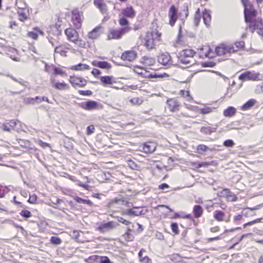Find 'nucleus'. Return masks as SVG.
<instances>
[{
	"label": "nucleus",
	"mask_w": 263,
	"mask_h": 263,
	"mask_svg": "<svg viewBox=\"0 0 263 263\" xmlns=\"http://www.w3.org/2000/svg\"><path fill=\"white\" fill-rule=\"evenodd\" d=\"M244 7V17L246 23L252 22L257 15V11L249 0H241Z\"/></svg>",
	"instance_id": "1"
},
{
	"label": "nucleus",
	"mask_w": 263,
	"mask_h": 263,
	"mask_svg": "<svg viewBox=\"0 0 263 263\" xmlns=\"http://www.w3.org/2000/svg\"><path fill=\"white\" fill-rule=\"evenodd\" d=\"M196 52L191 49H185L181 51L178 55L180 62L188 67L194 64L193 57Z\"/></svg>",
	"instance_id": "2"
},
{
	"label": "nucleus",
	"mask_w": 263,
	"mask_h": 263,
	"mask_svg": "<svg viewBox=\"0 0 263 263\" xmlns=\"http://www.w3.org/2000/svg\"><path fill=\"white\" fill-rule=\"evenodd\" d=\"M78 106L83 109L88 111L100 110L103 108L101 103L94 100H88L78 103Z\"/></svg>",
	"instance_id": "3"
},
{
	"label": "nucleus",
	"mask_w": 263,
	"mask_h": 263,
	"mask_svg": "<svg viewBox=\"0 0 263 263\" xmlns=\"http://www.w3.org/2000/svg\"><path fill=\"white\" fill-rule=\"evenodd\" d=\"M132 30L130 26L123 27L116 29H111L108 36L109 39H120L123 35L129 32Z\"/></svg>",
	"instance_id": "4"
},
{
	"label": "nucleus",
	"mask_w": 263,
	"mask_h": 263,
	"mask_svg": "<svg viewBox=\"0 0 263 263\" xmlns=\"http://www.w3.org/2000/svg\"><path fill=\"white\" fill-rule=\"evenodd\" d=\"M260 75L259 72H255V71H246L244 72L241 73L238 78L242 81H258L259 80V76Z\"/></svg>",
	"instance_id": "5"
},
{
	"label": "nucleus",
	"mask_w": 263,
	"mask_h": 263,
	"mask_svg": "<svg viewBox=\"0 0 263 263\" xmlns=\"http://www.w3.org/2000/svg\"><path fill=\"white\" fill-rule=\"evenodd\" d=\"M83 14L78 9L72 11L71 21L76 29H79L82 25Z\"/></svg>",
	"instance_id": "6"
},
{
	"label": "nucleus",
	"mask_w": 263,
	"mask_h": 263,
	"mask_svg": "<svg viewBox=\"0 0 263 263\" xmlns=\"http://www.w3.org/2000/svg\"><path fill=\"white\" fill-rule=\"evenodd\" d=\"M69 81L73 87L75 88L77 87H83L87 83V80L85 79L76 76H70Z\"/></svg>",
	"instance_id": "7"
},
{
	"label": "nucleus",
	"mask_w": 263,
	"mask_h": 263,
	"mask_svg": "<svg viewBox=\"0 0 263 263\" xmlns=\"http://www.w3.org/2000/svg\"><path fill=\"white\" fill-rule=\"evenodd\" d=\"M233 49L229 45L222 44L216 47L215 53L219 56L230 55L234 51Z\"/></svg>",
	"instance_id": "8"
},
{
	"label": "nucleus",
	"mask_w": 263,
	"mask_h": 263,
	"mask_svg": "<svg viewBox=\"0 0 263 263\" xmlns=\"http://www.w3.org/2000/svg\"><path fill=\"white\" fill-rule=\"evenodd\" d=\"M178 9L174 5L170 8L168 16L169 17V24L174 26L178 18Z\"/></svg>",
	"instance_id": "9"
},
{
	"label": "nucleus",
	"mask_w": 263,
	"mask_h": 263,
	"mask_svg": "<svg viewBox=\"0 0 263 263\" xmlns=\"http://www.w3.org/2000/svg\"><path fill=\"white\" fill-rule=\"evenodd\" d=\"M166 104L170 110L172 112L178 111L181 105L180 102L175 98L168 99Z\"/></svg>",
	"instance_id": "10"
},
{
	"label": "nucleus",
	"mask_w": 263,
	"mask_h": 263,
	"mask_svg": "<svg viewBox=\"0 0 263 263\" xmlns=\"http://www.w3.org/2000/svg\"><path fill=\"white\" fill-rule=\"evenodd\" d=\"M156 148V144L155 143L148 142L144 143L140 146V151L146 154L154 152Z\"/></svg>",
	"instance_id": "11"
},
{
	"label": "nucleus",
	"mask_w": 263,
	"mask_h": 263,
	"mask_svg": "<svg viewBox=\"0 0 263 263\" xmlns=\"http://www.w3.org/2000/svg\"><path fill=\"white\" fill-rule=\"evenodd\" d=\"M137 57V53L133 50H128L122 53L121 58L124 61L132 62L136 60Z\"/></svg>",
	"instance_id": "12"
},
{
	"label": "nucleus",
	"mask_w": 263,
	"mask_h": 263,
	"mask_svg": "<svg viewBox=\"0 0 263 263\" xmlns=\"http://www.w3.org/2000/svg\"><path fill=\"white\" fill-rule=\"evenodd\" d=\"M249 23V28L254 32L255 30L263 29V22L261 18H258L257 19H254L252 22Z\"/></svg>",
	"instance_id": "13"
},
{
	"label": "nucleus",
	"mask_w": 263,
	"mask_h": 263,
	"mask_svg": "<svg viewBox=\"0 0 263 263\" xmlns=\"http://www.w3.org/2000/svg\"><path fill=\"white\" fill-rule=\"evenodd\" d=\"M158 61L163 65H170L172 64L171 56L168 52L163 53L159 56Z\"/></svg>",
	"instance_id": "14"
},
{
	"label": "nucleus",
	"mask_w": 263,
	"mask_h": 263,
	"mask_svg": "<svg viewBox=\"0 0 263 263\" xmlns=\"http://www.w3.org/2000/svg\"><path fill=\"white\" fill-rule=\"evenodd\" d=\"M115 227L114 222L109 221L100 225L98 229L102 233H105L112 230Z\"/></svg>",
	"instance_id": "15"
},
{
	"label": "nucleus",
	"mask_w": 263,
	"mask_h": 263,
	"mask_svg": "<svg viewBox=\"0 0 263 263\" xmlns=\"http://www.w3.org/2000/svg\"><path fill=\"white\" fill-rule=\"evenodd\" d=\"M65 33L68 39L71 42L74 41L79 36L77 31L71 28L66 29L65 30Z\"/></svg>",
	"instance_id": "16"
},
{
	"label": "nucleus",
	"mask_w": 263,
	"mask_h": 263,
	"mask_svg": "<svg viewBox=\"0 0 263 263\" xmlns=\"http://www.w3.org/2000/svg\"><path fill=\"white\" fill-rule=\"evenodd\" d=\"M51 83L52 87L56 89L59 90H66L69 88V85L65 83L64 82H56L54 79H51Z\"/></svg>",
	"instance_id": "17"
},
{
	"label": "nucleus",
	"mask_w": 263,
	"mask_h": 263,
	"mask_svg": "<svg viewBox=\"0 0 263 263\" xmlns=\"http://www.w3.org/2000/svg\"><path fill=\"white\" fill-rule=\"evenodd\" d=\"M66 49H69V48L64 45L60 44H57L56 46L54 47V53H59L62 57H66Z\"/></svg>",
	"instance_id": "18"
},
{
	"label": "nucleus",
	"mask_w": 263,
	"mask_h": 263,
	"mask_svg": "<svg viewBox=\"0 0 263 263\" xmlns=\"http://www.w3.org/2000/svg\"><path fill=\"white\" fill-rule=\"evenodd\" d=\"M93 4L102 13L107 12V7L104 0H94Z\"/></svg>",
	"instance_id": "19"
},
{
	"label": "nucleus",
	"mask_w": 263,
	"mask_h": 263,
	"mask_svg": "<svg viewBox=\"0 0 263 263\" xmlns=\"http://www.w3.org/2000/svg\"><path fill=\"white\" fill-rule=\"evenodd\" d=\"M121 13L123 16L129 18H133L135 16V12L133 7L130 6H127L126 8L122 9Z\"/></svg>",
	"instance_id": "20"
},
{
	"label": "nucleus",
	"mask_w": 263,
	"mask_h": 263,
	"mask_svg": "<svg viewBox=\"0 0 263 263\" xmlns=\"http://www.w3.org/2000/svg\"><path fill=\"white\" fill-rule=\"evenodd\" d=\"M101 27L100 26L96 27L93 30L88 33V37L92 40L98 39L101 33Z\"/></svg>",
	"instance_id": "21"
},
{
	"label": "nucleus",
	"mask_w": 263,
	"mask_h": 263,
	"mask_svg": "<svg viewBox=\"0 0 263 263\" xmlns=\"http://www.w3.org/2000/svg\"><path fill=\"white\" fill-rule=\"evenodd\" d=\"M17 13L19 15V20L21 22H24L29 19L28 10L25 8H18Z\"/></svg>",
	"instance_id": "22"
},
{
	"label": "nucleus",
	"mask_w": 263,
	"mask_h": 263,
	"mask_svg": "<svg viewBox=\"0 0 263 263\" xmlns=\"http://www.w3.org/2000/svg\"><path fill=\"white\" fill-rule=\"evenodd\" d=\"M92 64L94 66L103 69H109L111 67L110 64L106 61H98L95 60L92 62Z\"/></svg>",
	"instance_id": "23"
},
{
	"label": "nucleus",
	"mask_w": 263,
	"mask_h": 263,
	"mask_svg": "<svg viewBox=\"0 0 263 263\" xmlns=\"http://www.w3.org/2000/svg\"><path fill=\"white\" fill-rule=\"evenodd\" d=\"M144 45L148 49L154 48L155 47L154 38L147 35L144 39Z\"/></svg>",
	"instance_id": "24"
},
{
	"label": "nucleus",
	"mask_w": 263,
	"mask_h": 263,
	"mask_svg": "<svg viewBox=\"0 0 263 263\" xmlns=\"http://www.w3.org/2000/svg\"><path fill=\"white\" fill-rule=\"evenodd\" d=\"M215 110L216 108L214 107L204 106L203 107L198 108V111L201 114L206 115L211 114Z\"/></svg>",
	"instance_id": "25"
},
{
	"label": "nucleus",
	"mask_w": 263,
	"mask_h": 263,
	"mask_svg": "<svg viewBox=\"0 0 263 263\" xmlns=\"http://www.w3.org/2000/svg\"><path fill=\"white\" fill-rule=\"evenodd\" d=\"M230 47L233 48V51L232 53H234L237 51L242 49L245 46V42L243 41H239L235 43L234 44H230Z\"/></svg>",
	"instance_id": "26"
},
{
	"label": "nucleus",
	"mask_w": 263,
	"mask_h": 263,
	"mask_svg": "<svg viewBox=\"0 0 263 263\" xmlns=\"http://www.w3.org/2000/svg\"><path fill=\"white\" fill-rule=\"evenodd\" d=\"M224 216L225 213L220 210H216L213 213L214 218L218 221H223Z\"/></svg>",
	"instance_id": "27"
},
{
	"label": "nucleus",
	"mask_w": 263,
	"mask_h": 263,
	"mask_svg": "<svg viewBox=\"0 0 263 263\" xmlns=\"http://www.w3.org/2000/svg\"><path fill=\"white\" fill-rule=\"evenodd\" d=\"M101 84L103 86L107 85H111L113 83L112 77L111 76H101L100 78Z\"/></svg>",
	"instance_id": "28"
},
{
	"label": "nucleus",
	"mask_w": 263,
	"mask_h": 263,
	"mask_svg": "<svg viewBox=\"0 0 263 263\" xmlns=\"http://www.w3.org/2000/svg\"><path fill=\"white\" fill-rule=\"evenodd\" d=\"M202 18L205 25L209 26L211 22V16L210 13L206 9L202 12Z\"/></svg>",
	"instance_id": "29"
},
{
	"label": "nucleus",
	"mask_w": 263,
	"mask_h": 263,
	"mask_svg": "<svg viewBox=\"0 0 263 263\" xmlns=\"http://www.w3.org/2000/svg\"><path fill=\"white\" fill-rule=\"evenodd\" d=\"M236 109L232 106H230L223 111V115L226 117H231L236 113Z\"/></svg>",
	"instance_id": "30"
},
{
	"label": "nucleus",
	"mask_w": 263,
	"mask_h": 263,
	"mask_svg": "<svg viewBox=\"0 0 263 263\" xmlns=\"http://www.w3.org/2000/svg\"><path fill=\"white\" fill-rule=\"evenodd\" d=\"M193 213L195 217L199 218L203 213V209L201 205H195L193 209Z\"/></svg>",
	"instance_id": "31"
},
{
	"label": "nucleus",
	"mask_w": 263,
	"mask_h": 263,
	"mask_svg": "<svg viewBox=\"0 0 263 263\" xmlns=\"http://www.w3.org/2000/svg\"><path fill=\"white\" fill-rule=\"evenodd\" d=\"M214 150H215V148H210L204 144H200L197 147V151L199 154H202L207 151H213Z\"/></svg>",
	"instance_id": "32"
},
{
	"label": "nucleus",
	"mask_w": 263,
	"mask_h": 263,
	"mask_svg": "<svg viewBox=\"0 0 263 263\" xmlns=\"http://www.w3.org/2000/svg\"><path fill=\"white\" fill-rule=\"evenodd\" d=\"M90 67L85 64L79 63L71 66V69L74 70H84L89 69Z\"/></svg>",
	"instance_id": "33"
},
{
	"label": "nucleus",
	"mask_w": 263,
	"mask_h": 263,
	"mask_svg": "<svg viewBox=\"0 0 263 263\" xmlns=\"http://www.w3.org/2000/svg\"><path fill=\"white\" fill-rule=\"evenodd\" d=\"M216 127H213L211 126H203L200 129V132L205 135H210L214 133L216 130Z\"/></svg>",
	"instance_id": "34"
},
{
	"label": "nucleus",
	"mask_w": 263,
	"mask_h": 263,
	"mask_svg": "<svg viewBox=\"0 0 263 263\" xmlns=\"http://www.w3.org/2000/svg\"><path fill=\"white\" fill-rule=\"evenodd\" d=\"M256 102V100L251 99L245 103L241 107V109L243 110H246L251 108L253 106Z\"/></svg>",
	"instance_id": "35"
},
{
	"label": "nucleus",
	"mask_w": 263,
	"mask_h": 263,
	"mask_svg": "<svg viewBox=\"0 0 263 263\" xmlns=\"http://www.w3.org/2000/svg\"><path fill=\"white\" fill-rule=\"evenodd\" d=\"M140 209H141L140 207L133 206V208L132 209V212L133 213H132V215L138 216L144 215L146 213V211H144L143 210H140Z\"/></svg>",
	"instance_id": "36"
},
{
	"label": "nucleus",
	"mask_w": 263,
	"mask_h": 263,
	"mask_svg": "<svg viewBox=\"0 0 263 263\" xmlns=\"http://www.w3.org/2000/svg\"><path fill=\"white\" fill-rule=\"evenodd\" d=\"M143 62L147 65H154L156 62L155 59L152 57H144L143 58Z\"/></svg>",
	"instance_id": "37"
},
{
	"label": "nucleus",
	"mask_w": 263,
	"mask_h": 263,
	"mask_svg": "<svg viewBox=\"0 0 263 263\" xmlns=\"http://www.w3.org/2000/svg\"><path fill=\"white\" fill-rule=\"evenodd\" d=\"M201 18V14L199 8L197 9L196 11L194 17V23L195 26H198Z\"/></svg>",
	"instance_id": "38"
},
{
	"label": "nucleus",
	"mask_w": 263,
	"mask_h": 263,
	"mask_svg": "<svg viewBox=\"0 0 263 263\" xmlns=\"http://www.w3.org/2000/svg\"><path fill=\"white\" fill-rule=\"evenodd\" d=\"M74 199L78 203L86 204L90 206L92 204V203L90 200L84 199H83V198L78 197V196L74 198Z\"/></svg>",
	"instance_id": "39"
},
{
	"label": "nucleus",
	"mask_w": 263,
	"mask_h": 263,
	"mask_svg": "<svg viewBox=\"0 0 263 263\" xmlns=\"http://www.w3.org/2000/svg\"><path fill=\"white\" fill-rule=\"evenodd\" d=\"M119 24L123 27H126V26H129V22L127 18L123 16L121 17H120L119 20Z\"/></svg>",
	"instance_id": "40"
},
{
	"label": "nucleus",
	"mask_w": 263,
	"mask_h": 263,
	"mask_svg": "<svg viewBox=\"0 0 263 263\" xmlns=\"http://www.w3.org/2000/svg\"><path fill=\"white\" fill-rule=\"evenodd\" d=\"M72 42L74 43L75 44L78 45L79 47L81 48H85L86 46V43L84 41L80 39L79 37L76 39L74 41Z\"/></svg>",
	"instance_id": "41"
},
{
	"label": "nucleus",
	"mask_w": 263,
	"mask_h": 263,
	"mask_svg": "<svg viewBox=\"0 0 263 263\" xmlns=\"http://www.w3.org/2000/svg\"><path fill=\"white\" fill-rule=\"evenodd\" d=\"M50 242L52 244L59 245L61 243L62 240L60 237L57 236H52L50 238Z\"/></svg>",
	"instance_id": "42"
},
{
	"label": "nucleus",
	"mask_w": 263,
	"mask_h": 263,
	"mask_svg": "<svg viewBox=\"0 0 263 263\" xmlns=\"http://www.w3.org/2000/svg\"><path fill=\"white\" fill-rule=\"evenodd\" d=\"M20 215L21 216L28 218L32 216V214L31 212L27 210H23L20 212Z\"/></svg>",
	"instance_id": "43"
},
{
	"label": "nucleus",
	"mask_w": 263,
	"mask_h": 263,
	"mask_svg": "<svg viewBox=\"0 0 263 263\" xmlns=\"http://www.w3.org/2000/svg\"><path fill=\"white\" fill-rule=\"evenodd\" d=\"M254 209H255L247 208L242 211L241 214L242 215V216H245L246 217H248L250 215H252L251 213L252 212V211Z\"/></svg>",
	"instance_id": "44"
},
{
	"label": "nucleus",
	"mask_w": 263,
	"mask_h": 263,
	"mask_svg": "<svg viewBox=\"0 0 263 263\" xmlns=\"http://www.w3.org/2000/svg\"><path fill=\"white\" fill-rule=\"evenodd\" d=\"M123 236L126 241H132L134 239V236L128 232H125Z\"/></svg>",
	"instance_id": "45"
},
{
	"label": "nucleus",
	"mask_w": 263,
	"mask_h": 263,
	"mask_svg": "<svg viewBox=\"0 0 263 263\" xmlns=\"http://www.w3.org/2000/svg\"><path fill=\"white\" fill-rule=\"evenodd\" d=\"M230 191L228 189H223L219 193L218 195L220 197H228L229 196V194L230 193Z\"/></svg>",
	"instance_id": "46"
},
{
	"label": "nucleus",
	"mask_w": 263,
	"mask_h": 263,
	"mask_svg": "<svg viewBox=\"0 0 263 263\" xmlns=\"http://www.w3.org/2000/svg\"><path fill=\"white\" fill-rule=\"evenodd\" d=\"M130 102L134 105H140L143 102V100L139 98H134L130 100Z\"/></svg>",
	"instance_id": "47"
},
{
	"label": "nucleus",
	"mask_w": 263,
	"mask_h": 263,
	"mask_svg": "<svg viewBox=\"0 0 263 263\" xmlns=\"http://www.w3.org/2000/svg\"><path fill=\"white\" fill-rule=\"evenodd\" d=\"M234 142L232 140H226L223 142V145L226 147H233L234 145Z\"/></svg>",
	"instance_id": "48"
},
{
	"label": "nucleus",
	"mask_w": 263,
	"mask_h": 263,
	"mask_svg": "<svg viewBox=\"0 0 263 263\" xmlns=\"http://www.w3.org/2000/svg\"><path fill=\"white\" fill-rule=\"evenodd\" d=\"M36 143L41 146L42 147L45 148L46 147H50V144L49 143H47L46 142H43L41 140H37L36 141Z\"/></svg>",
	"instance_id": "49"
},
{
	"label": "nucleus",
	"mask_w": 263,
	"mask_h": 263,
	"mask_svg": "<svg viewBox=\"0 0 263 263\" xmlns=\"http://www.w3.org/2000/svg\"><path fill=\"white\" fill-rule=\"evenodd\" d=\"M53 69L55 74H59L61 76H64L65 74V71H63L62 69L60 68L54 67Z\"/></svg>",
	"instance_id": "50"
},
{
	"label": "nucleus",
	"mask_w": 263,
	"mask_h": 263,
	"mask_svg": "<svg viewBox=\"0 0 263 263\" xmlns=\"http://www.w3.org/2000/svg\"><path fill=\"white\" fill-rule=\"evenodd\" d=\"M149 35L153 38H159L161 35V33H159L158 30H155Z\"/></svg>",
	"instance_id": "51"
},
{
	"label": "nucleus",
	"mask_w": 263,
	"mask_h": 263,
	"mask_svg": "<svg viewBox=\"0 0 263 263\" xmlns=\"http://www.w3.org/2000/svg\"><path fill=\"white\" fill-rule=\"evenodd\" d=\"M145 78H147L148 79H153V78H162V76L160 74H158L156 73H147L145 76Z\"/></svg>",
	"instance_id": "52"
},
{
	"label": "nucleus",
	"mask_w": 263,
	"mask_h": 263,
	"mask_svg": "<svg viewBox=\"0 0 263 263\" xmlns=\"http://www.w3.org/2000/svg\"><path fill=\"white\" fill-rule=\"evenodd\" d=\"M79 93L81 95L85 96H90L92 95V91L89 90H81L79 91Z\"/></svg>",
	"instance_id": "53"
},
{
	"label": "nucleus",
	"mask_w": 263,
	"mask_h": 263,
	"mask_svg": "<svg viewBox=\"0 0 263 263\" xmlns=\"http://www.w3.org/2000/svg\"><path fill=\"white\" fill-rule=\"evenodd\" d=\"M37 199V196L35 194L30 195L28 202L30 203H35Z\"/></svg>",
	"instance_id": "54"
},
{
	"label": "nucleus",
	"mask_w": 263,
	"mask_h": 263,
	"mask_svg": "<svg viewBox=\"0 0 263 263\" xmlns=\"http://www.w3.org/2000/svg\"><path fill=\"white\" fill-rule=\"evenodd\" d=\"M27 35L28 37L34 40H36L38 37V34H37V32H35V31L28 32Z\"/></svg>",
	"instance_id": "55"
},
{
	"label": "nucleus",
	"mask_w": 263,
	"mask_h": 263,
	"mask_svg": "<svg viewBox=\"0 0 263 263\" xmlns=\"http://www.w3.org/2000/svg\"><path fill=\"white\" fill-rule=\"evenodd\" d=\"M117 220L119 222H121V223H122L125 225H126V226L129 225V224L131 223V222L130 221L125 220V219H124L123 217H118Z\"/></svg>",
	"instance_id": "56"
},
{
	"label": "nucleus",
	"mask_w": 263,
	"mask_h": 263,
	"mask_svg": "<svg viewBox=\"0 0 263 263\" xmlns=\"http://www.w3.org/2000/svg\"><path fill=\"white\" fill-rule=\"evenodd\" d=\"M171 228L173 232H174L175 234L179 233L178 226L177 223H172L171 224Z\"/></svg>",
	"instance_id": "57"
},
{
	"label": "nucleus",
	"mask_w": 263,
	"mask_h": 263,
	"mask_svg": "<svg viewBox=\"0 0 263 263\" xmlns=\"http://www.w3.org/2000/svg\"><path fill=\"white\" fill-rule=\"evenodd\" d=\"M95 126L93 125H90L87 127V134L90 135L94 133Z\"/></svg>",
	"instance_id": "58"
},
{
	"label": "nucleus",
	"mask_w": 263,
	"mask_h": 263,
	"mask_svg": "<svg viewBox=\"0 0 263 263\" xmlns=\"http://www.w3.org/2000/svg\"><path fill=\"white\" fill-rule=\"evenodd\" d=\"M242 216H243L242 214H239L237 216H235L233 219L234 222L236 224H239V221H240L242 219Z\"/></svg>",
	"instance_id": "59"
},
{
	"label": "nucleus",
	"mask_w": 263,
	"mask_h": 263,
	"mask_svg": "<svg viewBox=\"0 0 263 263\" xmlns=\"http://www.w3.org/2000/svg\"><path fill=\"white\" fill-rule=\"evenodd\" d=\"M3 129L5 131L10 132L12 129V127L10 126L9 123H6L3 124Z\"/></svg>",
	"instance_id": "60"
},
{
	"label": "nucleus",
	"mask_w": 263,
	"mask_h": 263,
	"mask_svg": "<svg viewBox=\"0 0 263 263\" xmlns=\"http://www.w3.org/2000/svg\"><path fill=\"white\" fill-rule=\"evenodd\" d=\"M49 42L52 45V46H56L57 44H60V43L56 40L53 39L52 37H48Z\"/></svg>",
	"instance_id": "61"
},
{
	"label": "nucleus",
	"mask_w": 263,
	"mask_h": 263,
	"mask_svg": "<svg viewBox=\"0 0 263 263\" xmlns=\"http://www.w3.org/2000/svg\"><path fill=\"white\" fill-rule=\"evenodd\" d=\"M100 263H110V260L107 257L103 256L100 258Z\"/></svg>",
	"instance_id": "62"
},
{
	"label": "nucleus",
	"mask_w": 263,
	"mask_h": 263,
	"mask_svg": "<svg viewBox=\"0 0 263 263\" xmlns=\"http://www.w3.org/2000/svg\"><path fill=\"white\" fill-rule=\"evenodd\" d=\"M8 123L12 128L13 129L18 123H20V122L18 120H13Z\"/></svg>",
	"instance_id": "63"
},
{
	"label": "nucleus",
	"mask_w": 263,
	"mask_h": 263,
	"mask_svg": "<svg viewBox=\"0 0 263 263\" xmlns=\"http://www.w3.org/2000/svg\"><path fill=\"white\" fill-rule=\"evenodd\" d=\"M181 11H182V12L180 13V15H181L182 14V13L184 12V15H185V18H187V17L189 15V11H188L187 6V5L184 6V9L182 10Z\"/></svg>",
	"instance_id": "64"
}]
</instances>
